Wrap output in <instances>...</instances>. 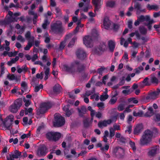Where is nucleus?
<instances>
[{
	"mask_svg": "<svg viewBox=\"0 0 160 160\" xmlns=\"http://www.w3.org/2000/svg\"><path fill=\"white\" fill-rule=\"evenodd\" d=\"M153 136V132L148 129L144 132V134L140 139V144L144 145L149 143L151 141Z\"/></svg>",
	"mask_w": 160,
	"mask_h": 160,
	"instance_id": "1",
	"label": "nucleus"
},
{
	"mask_svg": "<svg viewBox=\"0 0 160 160\" xmlns=\"http://www.w3.org/2000/svg\"><path fill=\"white\" fill-rule=\"evenodd\" d=\"M55 122L53 125L56 127H59L63 126L65 123L64 118L60 115L55 114L54 115Z\"/></svg>",
	"mask_w": 160,
	"mask_h": 160,
	"instance_id": "2",
	"label": "nucleus"
},
{
	"mask_svg": "<svg viewBox=\"0 0 160 160\" xmlns=\"http://www.w3.org/2000/svg\"><path fill=\"white\" fill-rule=\"evenodd\" d=\"M51 29L52 32L55 33H61L63 31L62 23L60 22H57L51 24Z\"/></svg>",
	"mask_w": 160,
	"mask_h": 160,
	"instance_id": "3",
	"label": "nucleus"
},
{
	"mask_svg": "<svg viewBox=\"0 0 160 160\" xmlns=\"http://www.w3.org/2000/svg\"><path fill=\"white\" fill-rule=\"evenodd\" d=\"M46 138L49 140H52L56 141L61 137V134L60 133L54 132H49L46 134Z\"/></svg>",
	"mask_w": 160,
	"mask_h": 160,
	"instance_id": "4",
	"label": "nucleus"
},
{
	"mask_svg": "<svg viewBox=\"0 0 160 160\" xmlns=\"http://www.w3.org/2000/svg\"><path fill=\"white\" fill-rule=\"evenodd\" d=\"M51 107V105L49 103L43 102L42 103L39 108L37 110V113L38 115L44 113L48 110Z\"/></svg>",
	"mask_w": 160,
	"mask_h": 160,
	"instance_id": "5",
	"label": "nucleus"
},
{
	"mask_svg": "<svg viewBox=\"0 0 160 160\" xmlns=\"http://www.w3.org/2000/svg\"><path fill=\"white\" fill-rule=\"evenodd\" d=\"M22 100L21 99H18L10 106V111L12 113H16L18 109L22 105Z\"/></svg>",
	"mask_w": 160,
	"mask_h": 160,
	"instance_id": "6",
	"label": "nucleus"
},
{
	"mask_svg": "<svg viewBox=\"0 0 160 160\" xmlns=\"http://www.w3.org/2000/svg\"><path fill=\"white\" fill-rule=\"evenodd\" d=\"M71 64L73 68L75 69V72L77 71L81 72L84 70L85 67L83 64H81L80 62L76 60L72 62Z\"/></svg>",
	"mask_w": 160,
	"mask_h": 160,
	"instance_id": "7",
	"label": "nucleus"
},
{
	"mask_svg": "<svg viewBox=\"0 0 160 160\" xmlns=\"http://www.w3.org/2000/svg\"><path fill=\"white\" fill-rule=\"evenodd\" d=\"M160 93V89L157 88L156 91L149 93L146 97L147 100L149 99H154L158 98V96Z\"/></svg>",
	"mask_w": 160,
	"mask_h": 160,
	"instance_id": "8",
	"label": "nucleus"
},
{
	"mask_svg": "<svg viewBox=\"0 0 160 160\" xmlns=\"http://www.w3.org/2000/svg\"><path fill=\"white\" fill-rule=\"evenodd\" d=\"M77 58L81 60H83L86 57V53L84 50L82 48L78 49L76 52Z\"/></svg>",
	"mask_w": 160,
	"mask_h": 160,
	"instance_id": "9",
	"label": "nucleus"
},
{
	"mask_svg": "<svg viewBox=\"0 0 160 160\" xmlns=\"http://www.w3.org/2000/svg\"><path fill=\"white\" fill-rule=\"evenodd\" d=\"M134 9L136 11V14H138L141 12H145L146 10L142 9L141 3L138 2H135L134 4Z\"/></svg>",
	"mask_w": 160,
	"mask_h": 160,
	"instance_id": "10",
	"label": "nucleus"
},
{
	"mask_svg": "<svg viewBox=\"0 0 160 160\" xmlns=\"http://www.w3.org/2000/svg\"><path fill=\"white\" fill-rule=\"evenodd\" d=\"M116 157L118 158H123L124 154V151L123 149L120 148L119 149L116 148L114 150Z\"/></svg>",
	"mask_w": 160,
	"mask_h": 160,
	"instance_id": "11",
	"label": "nucleus"
},
{
	"mask_svg": "<svg viewBox=\"0 0 160 160\" xmlns=\"http://www.w3.org/2000/svg\"><path fill=\"white\" fill-rule=\"evenodd\" d=\"M106 46L104 43H101L98 47L95 48L93 51L96 54H99L101 52L105 51Z\"/></svg>",
	"mask_w": 160,
	"mask_h": 160,
	"instance_id": "12",
	"label": "nucleus"
},
{
	"mask_svg": "<svg viewBox=\"0 0 160 160\" xmlns=\"http://www.w3.org/2000/svg\"><path fill=\"white\" fill-rule=\"evenodd\" d=\"M92 42V38L90 36H86L83 38V43L87 47H91V44Z\"/></svg>",
	"mask_w": 160,
	"mask_h": 160,
	"instance_id": "13",
	"label": "nucleus"
},
{
	"mask_svg": "<svg viewBox=\"0 0 160 160\" xmlns=\"http://www.w3.org/2000/svg\"><path fill=\"white\" fill-rule=\"evenodd\" d=\"M101 0H92V3L95 7L94 11L95 13L96 11H99L100 8L102 4H101Z\"/></svg>",
	"mask_w": 160,
	"mask_h": 160,
	"instance_id": "14",
	"label": "nucleus"
},
{
	"mask_svg": "<svg viewBox=\"0 0 160 160\" xmlns=\"http://www.w3.org/2000/svg\"><path fill=\"white\" fill-rule=\"evenodd\" d=\"M77 110L79 116L80 117H83L84 115L86 113L87 108L84 106H82L80 108H78Z\"/></svg>",
	"mask_w": 160,
	"mask_h": 160,
	"instance_id": "15",
	"label": "nucleus"
},
{
	"mask_svg": "<svg viewBox=\"0 0 160 160\" xmlns=\"http://www.w3.org/2000/svg\"><path fill=\"white\" fill-rule=\"evenodd\" d=\"M17 71L19 73H21L22 72L26 73L27 72L29 68L27 67L26 64H24L21 67H20L19 65L17 67Z\"/></svg>",
	"mask_w": 160,
	"mask_h": 160,
	"instance_id": "16",
	"label": "nucleus"
},
{
	"mask_svg": "<svg viewBox=\"0 0 160 160\" xmlns=\"http://www.w3.org/2000/svg\"><path fill=\"white\" fill-rule=\"evenodd\" d=\"M111 123V119L104 120L102 121H99L98 124V126L100 128H102V127H106L107 125H110Z\"/></svg>",
	"mask_w": 160,
	"mask_h": 160,
	"instance_id": "17",
	"label": "nucleus"
},
{
	"mask_svg": "<svg viewBox=\"0 0 160 160\" xmlns=\"http://www.w3.org/2000/svg\"><path fill=\"white\" fill-rule=\"evenodd\" d=\"M111 22L107 17L104 18L103 21V25L105 29H108L110 27Z\"/></svg>",
	"mask_w": 160,
	"mask_h": 160,
	"instance_id": "18",
	"label": "nucleus"
},
{
	"mask_svg": "<svg viewBox=\"0 0 160 160\" xmlns=\"http://www.w3.org/2000/svg\"><path fill=\"white\" fill-rule=\"evenodd\" d=\"M46 148L44 146L40 147L38 151V155L39 157L45 156L46 154Z\"/></svg>",
	"mask_w": 160,
	"mask_h": 160,
	"instance_id": "19",
	"label": "nucleus"
},
{
	"mask_svg": "<svg viewBox=\"0 0 160 160\" xmlns=\"http://www.w3.org/2000/svg\"><path fill=\"white\" fill-rule=\"evenodd\" d=\"M63 69L66 72L72 74L75 72V69H73L71 64L70 66L64 65Z\"/></svg>",
	"mask_w": 160,
	"mask_h": 160,
	"instance_id": "20",
	"label": "nucleus"
},
{
	"mask_svg": "<svg viewBox=\"0 0 160 160\" xmlns=\"http://www.w3.org/2000/svg\"><path fill=\"white\" fill-rule=\"evenodd\" d=\"M148 111L144 114V117H150L154 114L153 109L152 107H149L148 108Z\"/></svg>",
	"mask_w": 160,
	"mask_h": 160,
	"instance_id": "21",
	"label": "nucleus"
},
{
	"mask_svg": "<svg viewBox=\"0 0 160 160\" xmlns=\"http://www.w3.org/2000/svg\"><path fill=\"white\" fill-rule=\"evenodd\" d=\"M8 120V118H6L4 119L2 123L4 127H5L8 130H10L11 129V126L12 124V123L10 122H8L7 123Z\"/></svg>",
	"mask_w": 160,
	"mask_h": 160,
	"instance_id": "22",
	"label": "nucleus"
},
{
	"mask_svg": "<svg viewBox=\"0 0 160 160\" xmlns=\"http://www.w3.org/2000/svg\"><path fill=\"white\" fill-rule=\"evenodd\" d=\"M108 46L110 51L113 52L114 50L115 47V42L112 40L108 41Z\"/></svg>",
	"mask_w": 160,
	"mask_h": 160,
	"instance_id": "23",
	"label": "nucleus"
},
{
	"mask_svg": "<svg viewBox=\"0 0 160 160\" xmlns=\"http://www.w3.org/2000/svg\"><path fill=\"white\" fill-rule=\"evenodd\" d=\"M138 19L140 22H143L144 21L148 22V21L150 20V17L148 15H146L145 16H144L143 15H141L138 18Z\"/></svg>",
	"mask_w": 160,
	"mask_h": 160,
	"instance_id": "24",
	"label": "nucleus"
},
{
	"mask_svg": "<svg viewBox=\"0 0 160 160\" xmlns=\"http://www.w3.org/2000/svg\"><path fill=\"white\" fill-rule=\"evenodd\" d=\"M158 147L157 146L152 147L148 152L149 155L151 156L155 155L156 154L158 149Z\"/></svg>",
	"mask_w": 160,
	"mask_h": 160,
	"instance_id": "25",
	"label": "nucleus"
},
{
	"mask_svg": "<svg viewBox=\"0 0 160 160\" xmlns=\"http://www.w3.org/2000/svg\"><path fill=\"white\" fill-rule=\"evenodd\" d=\"M147 9L150 11L152 10H154L155 11H158L159 8L158 6V5H150L149 4H148L146 6Z\"/></svg>",
	"mask_w": 160,
	"mask_h": 160,
	"instance_id": "26",
	"label": "nucleus"
},
{
	"mask_svg": "<svg viewBox=\"0 0 160 160\" xmlns=\"http://www.w3.org/2000/svg\"><path fill=\"white\" fill-rule=\"evenodd\" d=\"M62 89L61 86L58 84H55L53 87V91L55 93H59Z\"/></svg>",
	"mask_w": 160,
	"mask_h": 160,
	"instance_id": "27",
	"label": "nucleus"
},
{
	"mask_svg": "<svg viewBox=\"0 0 160 160\" xmlns=\"http://www.w3.org/2000/svg\"><path fill=\"white\" fill-rule=\"evenodd\" d=\"M142 128V126L140 124L137 125L134 130V134H138L139 133Z\"/></svg>",
	"mask_w": 160,
	"mask_h": 160,
	"instance_id": "28",
	"label": "nucleus"
},
{
	"mask_svg": "<svg viewBox=\"0 0 160 160\" xmlns=\"http://www.w3.org/2000/svg\"><path fill=\"white\" fill-rule=\"evenodd\" d=\"M32 42H30L29 41L28 42L27 45L25 47H24V50H25L27 51L29 50L30 48L32 46L34 40V37H32Z\"/></svg>",
	"mask_w": 160,
	"mask_h": 160,
	"instance_id": "29",
	"label": "nucleus"
},
{
	"mask_svg": "<svg viewBox=\"0 0 160 160\" xmlns=\"http://www.w3.org/2000/svg\"><path fill=\"white\" fill-rule=\"evenodd\" d=\"M151 85L152 84L158 85L159 83V81L158 79L155 76H152L150 79Z\"/></svg>",
	"mask_w": 160,
	"mask_h": 160,
	"instance_id": "30",
	"label": "nucleus"
},
{
	"mask_svg": "<svg viewBox=\"0 0 160 160\" xmlns=\"http://www.w3.org/2000/svg\"><path fill=\"white\" fill-rule=\"evenodd\" d=\"M83 123L84 128H88L90 126L89 119L88 118H85L83 120Z\"/></svg>",
	"mask_w": 160,
	"mask_h": 160,
	"instance_id": "31",
	"label": "nucleus"
},
{
	"mask_svg": "<svg viewBox=\"0 0 160 160\" xmlns=\"http://www.w3.org/2000/svg\"><path fill=\"white\" fill-rule=\"evenodd\" d=\"M139 30L140 33L142 35H145L147 33V29L143 26L140 27L139 28Z\"/></svg>",
	"mask_w": 160,
	"mask_h": 160,
	"instance_id": "32",
	"label": "nucleus"
},
{
	"mask_svg": "<svg viewBox=\"0 0 160 160\" xmlns=\"http://www.w3.org/2000/svg\"><path fill=\"white\" fill-rule=\"evenodd\" d=\"M142 82L145 86H149L151 85L150 80L148 77L145 78L142 81Z\"/></svg>",
	"mask_w": 160,
	"mask_h": 160,
	"instance_id": "33",
	"label": "nucleus"
},
{
	"mask_svg": "<svg viewBox=\"0 0 160 160\" xmlns=\"http://www.w3.org/2000/svg\"><path fill=\"white\" fill-rule=\"evenodd\" d=\"M148 23H145V25L147 26L149 30H151L152 28V24L154 22L153 19L150 20L149 21H148Z\"/></svg>",
	"mask_w": 160,
	"mask_h": 160,
	"instance_id": "34",
	"label": "nucleus"
},
{
	"mask_svg": "<svg viewBox=\"0 0 160 160\" xmlns=\"http://www.w3.org/2000/svg\"><path fill=\"white\" fill-rule=\"evenodd\" d=\"M77 38L76 36L73 37L69 43L68 46L69 47L71 48L74 45L75 41L77 40Z\"/></svg>",
	"mask_w": 160,
	"mask_h": 160,
	"instance_id": "35",
	"label": "nucleus"
},
{
	"mask_svg": "<svg viewBox=\"0 0 160 160\" xmlns=\"http://www.w3.org/2000/svg\"><path fill=\"white\" fill-rule=\"evenodd\" d=\"M115 4V2L113 1H108L106 2V6L107 7L112 8H113Z\"/></svg>",
	"mask_w": 160,
	"mask_h": 160,
	"instance_id": "36",
	"label": "nucleus"
},
{
	"mask_svg": "<svg viewBox=\"0 0 160 160\" xmlns=\"http://www.w3.org/2000/svg\"><path fill=\"white\" fill-rule=\"evenodd\" d=\"M133 115L135 117L138 116L139 117H143L144 115L143 112L142 110L139 111L137 112L134 111L133 112Z\"/></svg>",
	"mask_w": 160,
	"mask_h": 160,
	"instance_id": "37",
	"label": "nucleus"
},
{
	"mask_svg": "<svg viewBox=\"0 0 160 160\" xmlns=\"http://www.w3.org/2000/svg\"><path fill=\"white\" fill-rule=\"evenodd\" d=\"M117 141L118 143L120 144H124L126 142V139L123 136H121L119 139H117Z\"/></svg>",
	"mask_w": 160,
	"mask_h": 160,
	"instance_id": "38",
	"label": "nucleus"
},
{
	"mask_svg": "<svg viewBox=\"0 0 160 160\" xmlns=\"http://www.w3.org/2000/svg\"><path fill=\"white\" fill-rule=\"evenodd\" d=\"M143 69L144 68L142 66H140L138 68L135 69L134 71L136 74H139L140 73L141 71L143 70Z\"/></svg>",
	"mask_w": 160,
	"mask_h": 160,
	"instance_id": "39",
	"label": "nucleus"
},
{
	"mask_svg": "<svg viewBox=\"0 0 160 160\" xmlns=\"http://www.w3.org/2000/svg\"><path fill=\"white\" fill-rule=\"evenodd\" d=\"M153 120L155 122L160 121V113H157L153 117Z\"/></svg>",
	"mask_w": 160,
	"mask_h": 160,
	"instance_id": "40",
	"label": "nucleus"
},
{
	"mask_svg": "<svg viewBox=\"0 0 160 160\" xmlns=\"http://www.w3.org/2000/svg\"><path fill=\"white\" fill-rule=\"evenodd\" d=\"M15 18L12 17H8L5 19L8 24H9L15 20Z\"/></svg>",
	"mask_w": 160,
	"mask_h": 160,
	"instance_id": "41",
	"label": "nucleus"
},
{
	"mask_svg": "<svg viewBox=\"0 0 160 160\" xmlns=\"http://www.w3.org/2000/svg\"><path fill=\"white\" fill-rule=\"evenodd\" d=\"M14 153L15 154H12L13 158H18L21 156V153L18 151L16 150L15 151Z\"/></svg>",
	"mask_w": 160,
	"mask_h": 160,
	"instance_id": "42",
	"label": "nucleus"
},
{
	"mask_svg": "<svg viewBox=\"0 0 160 160\" xmlns=\"http://www.w3.org/2000/svg\"><path fill=\"white\" fill-rule=\"evenodd\" d=\"M107 68L104 67H102L97 69V73L100 75H102L103 72L105 70H106Z\"/></svg>",
	"mask_w": 160,
	"mask_h": 160,
	"instance_id": "43",
	"label": "nucleus"
},
{
	"mask_svg": "<svg viewBox=\"0 0 160 160\" xmlns=\"http://www.w3.org/2000/svg\"><path fill=\"white\" fill-rule=\"evenodd\" d=\"M108 95L107 94L105 95H101L100 97V100L101 101H104L107 99L108 98Z\"/></svg>",
	"mask_w": 160,
	"mask_h": 160,
	"instance_id": "44",
	"label": "nucleus"
},
{
	"mask_svg": "<svg viewBox=\"0 0 160 160\" xmlns=\"http://www.w3.org/2000/svg\"><path fill=\"white\" fill-rule=\"evenodd\" d=\"M125 104L123 103L119 104L118 107L117 109L119 111H122L124 109Z\"/></svg>",
	"mask_w": 160,
	"mask_h": 160,
	"instance_id": "45",
	"label": "nucleus"
},
{
	"mask_svg": "<svg viewBox=\"0 0 160 160\" xmlns=\"http://www.w3.org/2000/svg\"><path fill=\"white\" fill-rule=\"evenodd\" d=\"M120 81L118 83V84L120 86H122L124 84L125 82V78L124 76H123L120 78Z\"/></svg>",
	"mask_w": 160,
	"mask_h": 160,
	"instance_id": "46",
	"label": "nucleus"
},
{
	"mask_svg": "<svg viewBox=\"0 0 160 160\" xmlns=\"http://www.w3.org/2000/svg\"><path fill=\"white\" fill-rule=\"evenodd\" d=\"M117 98L116 97H113L112 96L109 102V103L111 104H114L117 101Z\"/></svg>",
	"mask_w": 160,
	"mask_h": 160,
	"instance_id": "47",
	"label": "nucleus"
},
{
	"mask_svg": "<svg viewBox=\"0 0 160 160\" xmlns=\"http://www.w3.org/2000/svg\"><path fill=\"white\" fill-rule=\"evenodd\" d=\"M114 129L112 128H111L110 129V137L111 139L115 135Z\"/></svg>",
	"mask_w": 160,
	"mask_h": 160,
	"instance_id": "48",
	"label": "nucleus"
},
{
	"mask_svg": "<svg viewBox=\"0 0 160 160\" xmlns=\"http://www.w3.org/2000/svg\"><path fill=\"white\" fill-rule=\"evenodd\" d=\"M66 42L65 41L62 42L60 44L59 49L61 50H63L65 46Z\"/></svg>",
	"mask_w": 160,
	"mask_h": 160,
	"instance_id": "49",
	"label": "nucleus"
},
{
	"mask_svg": "<svg viewBox=\"0 0 160 160\" xmlns=\"http://www.w3.org/2000/svg\"><path fill=\"white\" fill-rule=\"evenodd\" d=\"M82 76L84 79L88 80L90 78V76H88V73L85 72L82 73Z\"/></svg>",
	"mask_w": 160,
	"mask_h": 160,
	"instance_id": "50",
	"label": "nucleus"
},
{
	"mask_svg": "<svg viewBox=\"0 0 160 160\" xmlns=\"http://www.w3.org/2000/svg\"><path fill=\"white\" fill-rule=\"evenodd\" d=\"M17 40L19 41L20 42H24L25 41V39L22 37V35H19L18 36L17 38Z\"/></svg>",
	"mask_w": 160,
	"mask_h": 160,
	"instance_id": "51",
	"label": "nucleus"
},
{
	"mask_svg": "<svg viewBox=\"0 0 160 160\" xmlns=\"http://www.w3.org/2000/svg\"><path fill=\"white\" fill-rule=\"evenodd\" d=\"M44 128V126L43 125H41L39 126L37 128L36 133L37 134L39 135L40 134V131L43 129Z\"/></svg>",
	"mask_w": 160,
	"mask_h": 160,
	"instance_id": "52",
	"label": "nucleus"
},
{
	"mask_svg": "<svg viewBox=\"0 0 160 160\" xmlns=\"http://www.w3.org/2000/svg\"><path fill=\"white\" fill-rule=\"evenodd\" d=\"M43 88V86L42 84H40L39 86H36L34 88V91L35 92H38L40 89H42Z\"/></svg>",
	"mask_w": 160,
	"mask_h": 160,
	"instance_id": "53",
	"label": "nucleus"
},
{
	"mask_svg": "<svg viewBox=\"0 0 160 160\" xmlns=\"http://www.w3.org/2000/svg\"><path fill=\"white\" fill-rule=\"evenodd\" d=\"M32 108H30L28 109L26 108H25V113L26 115H28L29 113H31L32 112Z\"/></svg>",
	"mask_w": 160,
	"mask_h": 160,
	"instance_id": "54",
	"label": "nucleus"
},
{
	"mask_svg": "<svg viewBox=\"0 0 160 160\" xmlns=\"http://www.w3.org/2000/svg\"><path fill=\"white\" fill-rule=\"evenodd\" d=\"M129 143L131 147L132 148V149L133 150H136V147L135 146V143L134 142L132 141H129Z\"/></svg>",
	"mask_w": 160,
	"mask_h": 160,
	"instance_id": "55",
	"label": "nucleus"
},
{
	"mask_svg": "<svg viewBox=\"0 0 160 160\" xmlns=\"http://www.w3.org/2000/svg\"><path fill=\"white\" fill-rule=\"evenodd\" d=\"M34 64L36 65H39L42 67H43L44 69H46V66L45 65H44L40 61H37L35 62Z\"/></svg>",
	"mask_w": 160,
	"mask_h": 160,
	"instance_id": "56",
	"label": "nucleus"
},
{
	"mask_svg": "<svg viewBox=\"0 0 160 160\" xmlns=\"http://www.w3.org/2000/svg\"><path fill=\"white\" fill-rule=\"evenodd\" d=\"M21 86L22 88L24 90H26L27 89V84L25 81L22 82L21 84Z\"/></svg>",
	"mask_w": 160,
	"mask_h": 160,
	"instance_id": "57",
	"label": "nucleus"
},
{
	"mask_svg": "<svg viewBox=\"0 0 160 160\" xmlns=\"http://www.w3.org/2000/svg\"><path fill=\"white\" fill-rule=\"evenodd\" d=\"M23 101L25 102V106L27 107L30 104V102L29 100H26L25 98H23Z\"/></svg>",
	"mask_w": 160,
	"mask_h": 160,
	"instance_id": "58",
	"label": "nucleus"
},
{
	"mask_svg": "<svg viewBox=\"0 0 160 160\" xmlns=\"http://www.w3.org/2000/svg\"><path fill=\"white\" fill-rule=\"evenodd\" d=\"M118 115H116L115 116H113L111 117V123L112 122H115L117 120L118 118Z\"/></svg>",
	"mask_w": 160,
	"mask_h": 160,
	"instance_id": "59",
	"label": "nucleus"
},
{
	"mask_svg": "<svg viewBox=\"0 0 160 160\" xmlns=\"http://www.w3.org/2000/svg\"><path fill=\"white\" fill-rule=\"evenodd\" d=\"M132 126L130 125L127 127V129L125 131L126 132H128V134H130L132 130Z\"/></svg>",
	"mask_w": 160,
	"mask_h": 160,
	"instance_id": "60",
	"label": "nucleus"
},
{
	"mask_svg": "<svg viewBox=\"0 0 160 160\" xmlns=\"http://www.w3.org/2000/svg\"><path fill=\"white\" fill-rule=\"evenodd\" d=\"M17 54V52L15 51L13 52H9L8 56L10 57H15Z\"/></svg>",
	"mask_w": 160,
	"mask_h": 160,
	"instance_id": "61",
	"label": "nucleus"
},
{
	"mask_svg": "<svg viewBox=\"0 0 160 160\" xmlns=\"http://www.w3.org/2000/svg\"><path fill=\"white\" fill-rule=\"evenodd\" d=\"M97 106L100 108H104V103L103 102H98L97 104Z\"/></svg>",
	"mask_w": 160,
	"mask_h": 160,
	"instance_id": "62",
	"label": "nucleus"
},
{
	"mask_svg": "<svg viewBox=\"0 0 160 160\" xmlns=\"http://www.w3.org/2000/svg\"><path fill=\"white\" fill-rule=\"evenodd\" d=\"M130 90L128 89V90H124L122 91V93L125 95L126 96L130 94Z\"/></svg>",
	"mask_w": 160,
	"mask_h": 160,
	"instance_id": "63",
	"label": "nucleus"
},
{
	"mask_svg": "<svg viewBox=\"0 0 160 160\" xmlns=\"http://www.w3.org/2000/svg\"><path fill=\"white\" fill-rule=\"evenodd\" d=\"M19 59V57L16 56L15 58H11V61L13 63H14L15 62L17 61Z\"/></svg>",
	"mask_w": 160,
	"mask_h": 160,
	"instance_id": "64",
	"label": "nucleus"
}]
</instances>
